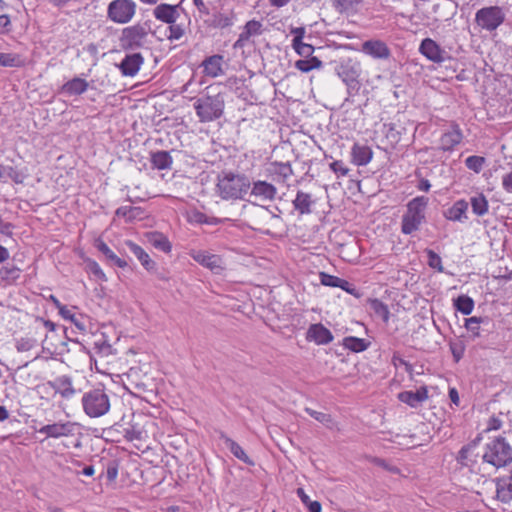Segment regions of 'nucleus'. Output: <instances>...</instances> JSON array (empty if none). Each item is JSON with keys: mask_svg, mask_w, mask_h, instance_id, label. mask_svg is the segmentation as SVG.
<instances>
[{"mask_svg": "<svg viewBox=\"0 0 512 512\" xmlns=\"http://www.w3.org/2000/svg\"><path fill=\"white\" fill-rule=\"evenodd\" d=\"M217 189L222 199H242L250 189V182L245 175L225 172L218 177Z\"/></svg>", "mask_w": 512, "mask_h": 512, "instance_id": "obj_1", "label": "nucleus"}, {"mask_svg": "<svg viewBox=\"0 0 512 512\" xmlns=\"http://www.w3.org/2000/svg\"><path fill=\"white\" fill-rule=\"evenodd\" d=\"M428 205V198L417 196L407 204V210L402 217L401 231L409 235L419 229L425 220V210Z\"/></svg>", "mask_w": 512, "mask_h": 512, "instance_id": "obj_2", "label": "nucleus"}, {"mask_svg": "<svg viewBox=\"0 0 512 512\" xmlns=\"http://www.w3.org/2000/svg\"><path fill=\"white\" fill-rule=\"evenodd\" d=\"M85 414L91 418H98L110 410V396L104 388H93L85 392L81 398Z\"/></svg>", "mask_w": 512, "mask_h": 512, "instance_id": "obj_3", "label": "nucleus"}, {"mask_svg": "<svg viewBox=\"0 0 512 512\" xmlns=\"http://www.w3.org/2000/svg\"><path fill=\"white\" fill-rule=\"evenodd\" d=\"M224 100L218 95H206L197 99L194 109L200 122L207 123L219 119L224 112Z\"/></svg>", "mask_w": 512, "mask_h": 512, "instance_id": "obj_4", "label": "nucleus"}, {"mask_svg": "<svg viewBox=\"0 0 512 512\" xmlns=\"http://www.w3.org/2000/svg\"><path fill=\"white\" fill-rule=\"evenodd\" d=\"M483 460L495 467H503L512 462V447L504 437H497L487 443Z\"/></svg>", "mask_w": 512, "mask_h": 512, "instance_id": "obj_5", "label": "nucleus"}, {"mask_svg": "<svg viewBox=\"0 0 512 512\" xmlns=\"http://www.w3.org/2000/svg\"><path fill=\"white\" fill-rule=\"evenodd\" d=\"M137 5L133 0H113L107 7V18L115 24H127L136 14Z\"/></svg>", "mask_w": 512, "mask_h": 512, "instance_id": "obj_6", "label": "nucleus"}, {"mask_svg": "<svg viewBox=\"0 0 512 512\" xmlns=\"http://www.w3.org/2000/svg\"><path fill=\"white\" fill-rule=\"evenodd\" d=\"M505 14L499 6H489L479 9L475 14L476 24L484 30L494 31L503 24Z\"/></svg>", "mask_w": 512, "mask_h": 512, "instance_id": "obj_7", "label": "nucleus"}, {"mask_svg": "<svg viewBox=\"0 0 512 512\" xmlns=\"http://www.w3.org/2000/svg\"><path fill=\"white\" fill-rule=\"evenodd\" d=\"M148 32L141 24L125 27L120 35V47L123 50H136L144 46Z\"/></svg>", "mask_w": 512, "mask_h": 512, "instance_id": "obj_8", "label": "nucleus"}, {"mask_svg": "<svg viewBox=\"0 0 512 512\" xmlns=\"http://www.w3.org/2000/svg\"><path fill=\"white\" fill-rule=\"evenodd\" d=\"M189 255L195 262L209 269L214 274H221L226 268L225 260L219 254H214L207 250L192 249Z\"/></svg>", "mask_w": 512, "mask_h": 512, "instance_id": "obj_9", "label": "nucleus"}, {"mask_svg": "<svg viewBox=\"0 0 512 512\" xmlns=\"http://www.w3.org/2000/svg\"><path fill=\"white\" fill-rule=\"evenodd\" d=\"M77 424L71 421L57 422L42 426L38 433L45 435L46 438L71 437L75 435Z\"/></svg>", "mask_w": 512, "mask_h": 512, "instance_id": "obj_10", "label": "nucleus"}, {"mask_svg": "<svg viewBox=\"0 0 512 512\" xmlns=\"http://www.w3.org/2000/svg\"><path fill=\"white\" fill-rule=\"evenodd\" d=\"M320 283L327 287L340 288L355 298H360L362 293L350 282L340 277L328 274L326 272L319 273Z\"/></svg>", "mask_w": 512, "mask_h": 512, "instance_id": "obj_11", "label": "nucleus"}, {"mask_svg": "<svg viewBox=\"0 0 512 512\" xmlns=\"http://www.w3.org/2000/svg\"><path fill=\"white\" fill-rule=\"evenodd\" d=\"M46 385L52 388L55 394H59L66 400L73 398L77 393L73 386L72 378L68 375L58 376L54 380L48 381Z\"/></svg>", "mask_w": 512, "mask_h": 512, "instance_id": "obj_12", "label": "nucleus"}, {"mask_svg": "<svg viewBox=\"0 0 512 512\" xmlns=\"http://www.w3.org/2000/svg\"><path fill=\"white\" fill-rule=\"evenodd\" d=\"M419 52L428 60L434 63H442L445 61L446 52L440 45L431 38L422 40L419 46Z\"/></svg>", "mask_w": 512, "mask_h": 512, "instance_id": "obj_13", "label": "nucleus"}, {"mask_svg": "<svg viewBox=\"0 0 512 512\" xmlns=\"http://www.w3.org/2000/svg\"><path fill=\"white\" fill-rule=\"evenodd\" d=\"M143 63L144 57L141 53H131L124 57L118 68L123 76L134 77L138 74Z\"/></svg>", "mask_w": 512, "mask_h": 512, "instance_id": "obj_14", "label": "nucleus"}, {"mask_svg": "<svg viewBox=\"0 0 512 512\" xmlns=\"http://www.w3.org/2000/svg\"><path fill=\"white\" fill-rule=\"evenodd\" d=\"M251 196L261 202H271L275 199L277 194L276 187L266 181H255L251 187Z\"/></svg>", "mask_w": 512, "mask_h": 512, "instance_id": "obj_15", "label": "nucleus"}, {"mask_svg": "<svg viewBox=\"0 0 512 512\" xmlns=\"http://www.w3.org/2000/svg\"><path fill=\"white\" fill-rule=\"evenodd\" d=\"M263 33V25L258 20H250L243 27L238 39L234 43V48H243L251 37L259 36Z\"/></svg>", "mask_w": 512, "mask_h": 512, "instance_id": "obj_16", "label": "nucleus"}, {"mask_svg": "<svg viewBox=\"0 0 512 512\" xmlns=\"http://www.w3.org/2000/svg\"><path fill=\"white\" fill-rule=\"evenodd\" d=\"M351 162L356 166H366L373 159V150L370 146L354 143L351 147Z\"/></svg>", "mask_w": 512, "mask_h": 512, "instance_id": "obj_17", "label": "nucleus"}, {"mask_svg": "<svg viewBox=\"0 0 512 512\" xmlns=\"http://www.w3.org/2000/svg\"><path fill=\"white\" fill-rule=\"evenodd\" d=\"M451 130L445 132L440 138V149L443 151H452L463 140V133L457 123L451 125Z\"/></svg>", "mask_w": 512, "mask_h": 512, "instance_id": "obj_18", "label": "nucleus"}, {"mask_svg": "<svg viewBox=\"0 0 512 512\" xmlns=\"http://www.w3.org/2000/svg\"><path fill=\"white\" fill-rule=\"evenodd\" d=\"M362 52L375 58L387 59L390 56V49L387 44L381 40H368L362 44Z\"/></svg>", "mask_w": 512, "mask_h": 512, "instance_id": "obj_19", "label": "nucleus"}, {"mask_svg": "<svg viewBox=\"0 0 512 512\" xmlns=\"http://www.w3.org/2000/svg\"><path fill=\"white\" fill-rule=\"evenodd\" d=\"M223 64L224 57L222 55L216 54L209 56L204 59L201 64L202 72L207 77L216 78L223 74Z\"/></svg>", "mask_w": 512, "mask_h": 512, "instance_id": "obj_20", "label": "nucleus"}, {"mask_svg": "<svg viewBox=\"0 0 512 512\" xmlns=\"http://www.w3.org/2000/svg\"><path fill=\"white\" fill-rule=\"evenodd\" d=\"M306 338L308 341H313L318 345H324L333 340V335L321 322H318L309 327Z\"/></svg>", "mask_w": 512, "mask_h": 512, "instance_id": "obj_21", "label": "nucleus"}, {"mask_svg": "<svg viewBox=\"0 0 512 512\" xmlns=\"http://www.w3.org/2000/svg\"><path fill=\"white\" fill-rule=\"evenodd\" d=\"M428 390L426 386H421L419 389L414 391H402L398 394V399L409 405L410 407L416 408L422 402L427 400Z\"/></svg>", "mask_w": 512, "mask_h": 512, "instance_id": "obj_22", "label": "nucleus"}, {"mask_svg": "<svg viewBox=\"0 0 512 512\" xmlns=\"http://www.w3.org/2000/svg\"><path fill=\"white\" fill-rule=\"evenodd\" d=\"M184 216L186 221L191 225H218L222 222L221 219L208 216L196 208L187 210Z\"/></svg>", "mask_w": 512, "mask_h": 512, "instance_id": "obj_23", "label": "nucleus"}, {"mask_svg": "<svg viewBox=\"0 0 512 512\" xmlns=\"http://www.w3.org/2000/svg\"><path fill=\"white\" fill-rule=\"evenodd\" d=\"M468 202L464 199L457 200L444 212V217L453 222H463L467 219Z\"/></svg>", "mask_w": 512, "mask_h": 512, "instance_id": "obj_24", "label": "nucleus"}, {"mask_svg": "<svg viewBox=\"0 0 512 512\" xmlns=\"http://www.w3.org/2000/svg\"><path fill=\"white\" fill-rule=\"evenodd\" d=\"M153 16L158 21L172 24L178 17L177 7L166 3L159 4L154 8Z\"/></svg>", "mask_w": 512, "mask_h": 512, "instance_id": "obj_25", "label": "nucleus"}, {"mask_svg": "<svg viewBox=\"0 0 512 512\" xmlns=\"http://www.w3.org/2000/svg\"><path fill=\"white\" fill-rule=\"evenodd\" d=\"M115 215L117 217L124 218L126 223H132L134 221H141L145 219L146 213L145 210L138 206H121L116 209Z\"/></svg>", "mask_w": 512, "mask_h": 512, "instance_id": "obj_26", "label": "nucleus"}, {"mask_svg": "<svg viewBox=\"0 0 512 512\" xmlns=\"http://www.w3.org/2000/svg\"><path fill=\"white\" fill-rule=\"evenodd\" d=\"M220 439L223 441L226 448L239 460L247 465L253 466L254 461L245 453L243 448L235 442L233 439L228 437L225 433H220Z\"/></svg>", "mask_w": 512, "mask_h": 512, "instance_id": "obj_27", "label": "nucleus"}, {"mask_svg": "<svg viewBox=\"0 0 512 512\" xmlns=\"http://www.w3.org/2000/svg\"><path fill=\"white\" fill-rule=\"evenodd\" d=\"M125 245L130 249V251L135 255V257L140 261L142 266L147 271L155 269L156 263L151 259L149 254L140 245L136 244L131 240H126Z\"/></svg>", "mask_w": 512, "mask_h": 512, "instance_id": "obj_28", "label": "nucleus"}, {"mask_svg": "<svg viewBox=\"0 0 512 512\" xmlns=\"http://www.w3.org/2000/svg\"><path fill=\"white\" fill-rule=\"evenodd\" d=\"M270 174L277 182H286L293 174L290 163L273 162L270 167Z\"/></svg>", "mask_w": 512, "mask_h": 512, "instance_id": "obj_29", "label": "nucleus"}, {"mask_svg": "<svg viewBox=\"0 0 512 512\" xmlns=\"http://www.w3.org/2000/svg\"><path fill=\"white\" fill-rule=\"evenodd\" d=\"M146 238L149 243L156 249H159L165 253L172 251V244L168 237L160 232H149L146 234Z\"/></svg>", "mask_w": 512, "mask_h": 512, "instance_id": "obj_30", "label": "nucleus"}, {"mask_svg": "<svg viewBox=\"0 0 512 512\" xmlns=\"http://www.w3.org/2000/svg\"><path fill=\"white\" fill-rule=\"evenodd\" d=\"M42 323H43V328L45 331L44 341H46L49 338L48 333H54L57 330H60L65 335L66 339H68L70 341H74V342H80L78 337L74 336L75 331L73 330V328H71V331L69 332V329L67 327L60 325L58 322H42Z\"/></svg>", "mask_w": 512, "mask_h": 512, "instance_id": "obj_31", "label": "nucleus"}, {"mask_svg": "<svg viewBox=\"0 0 512 512\" xmlns=\"http://www.w3.org/2000/svg\"><path fill=\"white\" fill-rule=\"evenodd\" d=\"M370 344V341L354 336H347L342 340L343 347L354 353H360L367 350Z\"/></svg>", "mask_w": 512, "mask_h": 512, "instance_id": "obj_32", "label": "nucleus"}, {"mask_svg": "<svg viewBox=\"0 0 512 512\" xmlns=\"http://www.w3.org/2000/svg\"><path fill=\"white\" fill-rule=\"evenodd\" d=\"M25 65L22 55L14 52H0V67L21 68Z\"/></svg>", "mask_w": 512, "mask_h": 512, "instance_id": "obj_33", "label": "nucleus"}, {"mask_svg": "<svg viewBox=\"0 0 512 512\" xmlns=\"http://www.w3.org/2000/svg\"><path fill=\"white\" fill-rule=\"evenodd\" d=\"M95 247L105 255V257L108 259V260H111L112 262H114V264L119 267V268H126L127 267V262L118 257L114 252L113 250L100 238H98L96 241H95Z\"/></svg>", "mask_w": 512, "mask_h": 512, "instance_id": "obj_34", "label": "nucleus"}, {"mask_svg": "<svg viewBox=\"0 0 512 512\" xmlns=\"http://www.w3.org/2000/svg\"><path fill=\"white\" fill-rule=\"evenodd\" d=\"M313 204L312 195L302 191H298L293 206L300 214H309L311 212V205Z\"/></svg>", "mask_w": 512, "mask_h": 512, "instance_id": "obj_35", "label": "nucleus"}, {"mask_svg": "<svg viewBox=\"0 0 512 512\" xmlns=\"http://www.w3.org/2000/svg\"><path fill=\"white\" fill-rule=\"evenodd\" d=\"M88 86L85 79L75 77L63 85V90L69 95H81L88 89Z\"/></svg>", "mask_w": 512, "mask_h": 512, "instance_id": "obj_36", "label": "nucleus"}, {"mask_svg": "<svg viewBox=\"0 0 512 512\" xmlns=\"http://www.w3.org/2000/svg\"><path fill=\"white\" fill-rule=\"evenodd\" d=\"M496 494L498 500L502 503H509L512 501V483L498 478L496 481Z\"/></svg>", "mask_w": 512, "mask_h": 512, "instance_id": "obj_37", "label": "nucleus"}, {"mask_svg": "<svg viewBox=\"0 0 512 512\" xmlns=\"http://www.w3.org/2000/svg\"><path fill=\"white\" fill-rule=\"evenodd\" d=\"M295 68L302 73H308L312 70L321 69L323 62L318 57L299 59L294 64Z\"/></svg>", "mask_w": 512, "mask_h": 512, "instance_id": "obj_38", "label": "nucleus"}, {"mask_svg": "<svg viewBox=\"0 0 512 512\" xmlns=\"http://www.w3.org/2000/svg\"><path fill=\"white\" fill-rule=\"evenodd\" d=\"M472 212L477 216H484L488 213L489 203L484 194L479 193L470 199Z\"/></svg>", "mask_w": 512, "mask_h": 512, "instance_id": "obj_39", "label": "nucleus"}, {"mask_svg": "<svg viewBox=\"0 0 512 512\" xmlns=\"http://www.w3.org/2000/svg\"><path fill=\"white\" fill-rule=\"evenodd\" d=\"M151 163L154 168L164 170L170 168L172 157L167 151H157L151 156Z\"/></svg>", "mask_w": 512, "mask_h": 512, "instance_id": "obj_40", "label": "nucleus"}, {"mask_svg": "<svg viewBox=\"0 0 512 512\" xmlns=\"http://www.w3.org/2000/svg\"><path fill=\"white\" fill-rule=\"evenodd\" d=\"M363 3V0H334L336 10L341 13L353 14Z\"/></svg>", "mask_w": 512, "mask_h": 512, "instance_id": "obj_41", "label": "nucleus"}, {"mask_svg": "<svg viewBox=\"0 0 512 512\" xmlns=\"http://www.w3.org/2000/svg\"><path fill=\"white\" fill-rule=\"evenodd\" d=\"M39 344V341L34 336H25L15 339V347L18 352L24 353L29 352L32 349L36 348Z\"/></svg>", "mask_w": 512, "mask_h": 512, "instance_id": "obj_42", "label": "nucleus"}, {"mask_svg": "<svg viewBox=\"0 0 512 512\" xmlns=\"http://www.w3.org/2000/svg\"><path fill=\"white\" fill-rule=\"evenodd\" d=\"M454 307L464 315H469L474 308V301L467 295H460L454 300Z\"/></svg>", "mask_w": 512, "mask_h": 512, "instance_id": "obj_43", "label": "nucleus"}, {"mask_svg": "<svg viewBox=\"0 0 512 512\" xmlns=\"http://www.w3.org/2000/svg\"><path fill=\"white\" fill-rule=\"evenodd\" d=\"M296 493L301 502L308 508L309 512H321V503L319 501L310 500L309 496L305 493L303 488H298Z\"/></svg>", "mask_w": 512, "mask_h": 512, "instance_id": "obj_44", "label": "nucleus"}, {"mask_svg": "<svg viewBox=\"0 0 512 512\" xmlns=\"http://www.w3.org/2000/svg\"><path fill=\"white\" fill-rule=\"evenodd\" d=\"M305 412L310 415L312 418H314L316 421L324 424L328 428H332L334 425L333 418L330 414L318 412L316 410H313L309 407L305 408Z\"/></svg>", "mask_w": 512, "mask_h": 512, "instance_id": "obj_45", "label": "nucleus"}, {"mask_svg": "<svg viewBox=\"0 0 512 512\" xmlns=\"http://www.w3.org/2000/svg\"><path fill=\"white\" fill-rule=\"evenodd\" d=\"M86 267L87 271L91 273L95 277V279L102 282H106L108 280L105 272L102 270L100 265L95 260L87 259Z\"/></svg>", "mask_w": 512, "mask_h": 512, "instance_id": "obj_46", "label": "nucleus"}, {"mask_svg": "<svg viewBox=\"0 0 512 512\" xmlns=\"http://www.w3.org/2000/svg\"><path fill=\"white\" fill-rule=\"evenodd\" d=\"M370 307L374 311V313L378 316L383 318V320H387L389 317V309L388 306L385 305L381 300L379 299H370L369 300Z\"/></svg>", "mask_w": 512, "mask_h": 512, "instance_id": "obj_47", "label": "nucleus"}, {"mask_svg": "<svg viewBox=\"0 0 512 512\" xmlns=\"http://www.w3.org/2000/svg\"><path fill=\"white\" fill-rule=\"evenodd\" d=\"M485 163V158L482 156H469L465 160V165L468 169L474 171L475 173H479Z\"/></svg>", "mask_w": 512, "mask_h": 512, "instance_id": "obj_48", "label": "nucleus"}, {"mask_svg": "<svg viewBox=\"0 0 512 512\" xmlns=\"http://www.w3.org/2000/svg\"><path fill=\"white\" fill-rule=\"evenodd\" d=\"M291 46L294 49V51L301 57H304V58L314 57L313 53L315 51V48L311 44L301 42L298 44H291Z\"/></svg>", "mask_w": 512, "mask_h": 512, "instance_id": "obj_49", "label": "nucleus"}, {"mask_svg": "<svg viewBox=\"0 0 512 512\" xmlns=\"http://www.w3.org/2000/svg\"><path fill=\"white\" fill-rule=\"evenodd\" d=\"M185 34L184 28L180 24H176V22H172L169 24L167 31V39L170 41H175L181 39Z\"/></svg>", "mask_w": 512, "mask_h": 512, "instance_id": "obj_50", "label": "nucleus"}, {"mask_svg": "<svg viewBox=\"0 0 512 512\" xmlns=\"http://www.w3.org/2000/svg\"><path fill=\"white\" fill-rule=\"evenodd\" d=\"M94 349L96 350V353L101 356H109L112 352V346L108 343L106 339L102 336L101 339L96 340L94 342Z\"/></svg>", "mask_w": 512, "mask_h": 512, "instance_id": "obj_51", "label": "nucleus"}, {"mask_svg": "<svg viewBox=\"0 0 512 512\" xmlns=\"http://www.w3.org/2000/svg\"><path fill=\"white\" fill-rule=\"evenodd\" d=\"M426 254L428 257V265L431 268L437 270L438 272H443V265H442L441 257L431 249H427Z\"/></svg>", "mask_w": 512, "mask_h": 512, "instance_id": "obj_52", "label": "nucleus"}, {"mask_svg": "<svg viewBox=\"0 0 512 512\" xmlns=\"http://www.w3.org/2000/svg\"><path fill=\"white\" fill-rule=\"evenodd\" d=\"M479 440H480V439H479V438H477V439H475L474 441H472L470 444L465 445V446H463V447L460 449V451L458 452V456H457V460H458V462H459L460 464H462V465H468V463H467V460H468V454H469V452H470L474 447H476V445H477V443H478V441H479Z\"/></svg>", "mask_w": 512, "mask_h": 512, "instance_id": "obj_53", "label": "nucleus"}, {"mask_svg": "<svg viewBox=\"0 0 512 512\" xmlns=\"http://www.w3.org/2000/svg\"><path fill=\"white\" fill-rule=\"evenodd\" d=\"M329 167L338 177H345L350 171V169L341 160L333 161L330 163Z\"/></svg>", "mask_w": 512, "mask_h": 512, "instance_id": "obj_54", "label": "nucleus"}, {"mask_svg": "<svg viewBox=\"0 0 512 512\" xmlns=\"http://www.w3.org/2000/svg\"><path fill=\"white\" fill-rule=\"evenodd\" d=\"M391 362L396 368L399 366H404L405 371L409 374L413 372V366L409 362L404 360L397 352L393 354Z\"/></svg>", "mask_w": 512, "mask_h": 512, "instance_id": "obj_55", "label": "nucleus"}, {"mask_svg": "<svg viewBox=\"0 0 512 512\" xmlns=\"http://www.w3.org/2000/svg\"><path fill=\"white\" fill-rule=\"evenodd\" d=\"M371 462H372L374 465L379 466V467L383 468L384 470H387V471H389V472H391V473L396 474V473H398V472H399V469H398L396 466H394V465H392V464L388 463L386 460H384V459H382V458L373 457V458L371 459Z\"/></svg>", "mask_w": 512, "mask_h": 512, "instance_id": "obj_56", "label": "nucleus"}, {"mask_svg": "<svg viewBox=\"0 0 512 512\" xmlns=\"http://www.w3.org/2000/svg\"><path fill=\"white\" fill-rule=\"evenodd\" d=\"M105 476L109 482H113L116 480L118 476V464L115 461H111L107 465Z\"/></svg>", "mask_w": 512, "mask_h": 512, "instance_id": "obj_57", "label": "nucleus"}, {"mask_svg": "<svg viewBox=\"0 0 512 512\" xmlns=\"http://www.w3.org/2000/svg\"><path fill=\"white\" fill-rule=\"evenodd\" d=\"M12 29L10 16L7 14L0 15V34H8Z\"/></svg>", "mask_w": 512, "mask_h": 512, "instance_id": "obj_58", "label": "nucleus"}, {"mask_svg": "<svg viewBox=\"0 0 512 512\" xmlns=\"http://www.w3.org/2000/svg\"><path fill=\"white\" fill-rule=\"evenodd\" d=\"M480 323L481 322H464V327L466 328L469 337L475 338L480 335Z\"/></svg>", "mask_w": 512, "mask_h": 512, "instance_id": "obj_59", "label": "nucleus"}, {"mask_svg": "<svg viewBox=\"0 0 512 512\" xmlns=\"http://www.w3.org/2000/svg\"><path fill=\"white\" fill-rule=\"evenodd\" d=\"M306 29L304 27H294L291 29V34H293V39L291 44H298L303 42L305 37Z\"/></svg>", "mask_w": 512, "mask_h": 512, "instance_id": "obj_60", "label": "nucleus"}, {"mask_svg": "<svg viewBox=\"0 0 512 512\" xmlns=\"http://www.w3.org/2000/svg\"><path fill=\"white\" fill-rule=\"evenodd\" d=\"M7 176L15 183L20 184L24 180V175L13 167L7 168Z\"/></svg>", "mask_w": 512, "mask_h": 512, "instance_id": "obj_61", "label": "nucleus"}, {"mask_svg": "<svg viewBox=\"0 0 512 512\" xmlns=\"http://www.w3.org/2000/svg\"><path fill=\"white\" fill-rule=\"evenodd\" d=\"M502 187L507 193H512V170L502 176Z\"/></svg>", "mask_w": 512, "mask_h": 512, "instance_id": "obj_62", "label": "nucleus"}, {"mask_svg": "<svg viewBox=\"0 0 512 512\" xmlns=\"http://www.w3.org/2000/svg\"><path fill=\"white\" fill-rule=\"evenodd\" d=\"M80 333L85 334L88 330L91 331V322H72Z\"/></svg>", "mask_w": 512, "mask_h": 512, "instance_id": "obj_63", "label": "nucleus"}, {"mask_svg": "<svg viewBox=\"0 0 512 512\" xmlns=\"http://www.w3.org/2000/svg\"><path fill=\"white\" fill-rule=\"evenodd\" d=\"M448 395H449V398H450L451 402L455 406H459L460 398H459V393H458L457 389L456 388H450L449 392H448Z\"/></svg>", "mask_w": 512, "mask_h": 512, "instance_id": "obj_64", "label": "nucleus"}]
</instances>
